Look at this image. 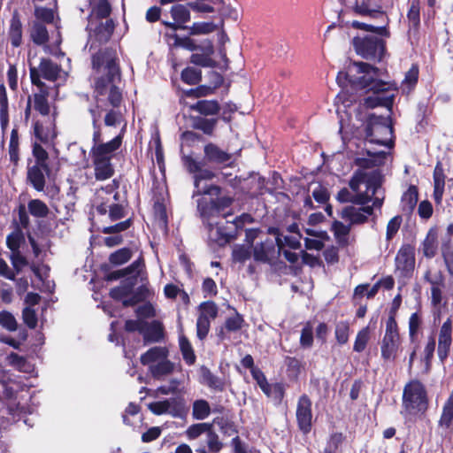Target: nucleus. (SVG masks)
Here are the masks:
<instances>
[{"mask_svg":"<svg viewBox=\"0 0 453 453\" xmlns=\"http://www.w3.org/2000/svg\"><path fill=\"white\" fill-rule=\"evenodd\" d=\"M379 76L378 69L366 63L354 62L349 65L346 72H339L336 81L342 88L347 87L348 83H351L372 93L364 99V105L367 108L380 105L390 107L394 95L389 94V90L394 85L382 81Z\"/></svg>","mask_w":453,"mask_h":453,"instance_id":"nucleus-1","label":"nucleus"},{"mask_svg":"<svg viewBox=\"0 0 453 453\" xmlns=\"http://www.w3.org/2000/svg\"><path fill=\"white\" fill-rule=\"evenodd\" d=\"M380 184L381 176L377 170L358 171L349 181L351 191L348 188L341 189L337 200L341 203L365 204L373 199V206L380 208L384 200Z\"/></svg>","mask_w":453,"mask_h":453,"instance_id":"nucleus-2","label":"nucleus"},{"mask_svg":"<svg viewBox=\"0 0 453 453\" xmlns=\"http://www.w3.org/2000/svg\"><path fill=\"white\" fill-rule=\"evenodd\" d=\"M93 66L98 71L106 73V79H98L96 82L97 96H107L112 106H118L122 96L115 82L119 80V67L115 58L111 53H99L93 57Z\"/></svg>","mask_w":453,"mask_h":453,"instance_id":"nucleus-3","label":"nucleus"},{"mask_svg":"<svg viewBox=\"0 0 453 453\" xmlns=\"http://www.w3.org/2000/svg\"><path fill=\"white\" fill-rule=\"evenodd\" d=\"M428 407V398L424 385L418 380H411L403 389V413L408 416L424 414Z\"/></svg>","mask_w":453,"mask_h":453,"instance_id":"nucleus-4","label":"nucleus"},{"mask_svg":"<svg viewBox=\"0 0 453 453\" xmlns=\"http://www.w3.org/2000/svg\"><path fill=\"white\" fill-rule=\"evenodd\" d=\"M93 117V126L95 132L93 134V146L91 148L92 158L104 159L111 161L113 153L120 147L122 142L121 135H117L112 140L107 142H103L101 139V133L97 129L96 123L98 122L101 113L96 112V110H90Z\"/></svg>","mask_w":453,"mask_h":453,"instance_id":"nucleus-5","label":"nucleus"},{"mask_svg":"<svg viewBox=\"0 0 453 453\" xmlns=\"http://www.w3.org/2000/svg\"><path fill=\"white\" fill-rule=\"evenodd\" d=\"M401 343L397 323L391 315L387 320L385 334L380 343L382 359L387 362L395 361L398 357Z\"/></svg>","mask_w":453,"mask_h":453,"instance_id":"nucleus-6","label":"nucleus"},{"mask_svg":"<svg viewBox=\"0 0 453 453\" xmlns=\"http://www.w3.org/2000/svg\"><path fill=\"white\" fill-rule=\"evenodd\" d=\"M393 129L387 118L372 117L366 128V139L371 143L386 147L392 145Z\"/></svg>","mask_w":453,"mask_h":453,"instance_id":"nucleus-7","label":"nucleus"},{"mask_svg":"<svg viewBox=\"0 0 453 453\" xmlns=\"http://www.w3.org/2000/svg\"><path fill=\"white\" fill-rule=\"evenodd\" d=\"M353 45L356 52L365 58H380L383 55V42L373 35L355 37Z\"/></svg>","mask_w":453,"mask_h":453,"instance_id":"nucleus-8","label":"nucleus"},{"mask_svg":"<svg viewBox=\"0 0 453 453\" xmlns=\"http://www.w3.org/2000/svg\"><path fill=\"white\" fill-rule=\"evenodd\" d=\"M60 71V67L50 59L42 58L38 68L30 67V78L33 84L42 88L44 84L41 77L53 81L58 78Z\"/></svg>","mask_w":453,"mask_h":453,"instance_id":"nucleus-9","label":"nucleus"},{"mask_svg":"<svg viewBox=\"0 0 453 453\" xmlns=\"http://www.w3.org/2000/svg\"><path fill=\"white\" fill-rule=\"evenodd\" d=\"M281 245L282 240L280 237L267 238L254 247V258L262 262L271 261L281 252Z\"/></svg>","mask_w":453,"mask_h":453,"instance_id":"nucleus-10","label":"nucleus"},{"mask_svg":"<svg viewBox=\"0 0 453 453\" xmlns=\"http://www.w3.org/2000/svg\"><path fill=\"white\" fill-rule=\"evenodd\" d=\"M231 203L232 199L228 196L218 197L216 200L202 197L198 200L197 206L203 219L210 220L211 217L218 215Z\"/></svg>","mask_w":453,"mask_h":453,"instance_id":"nucleus-11","label":"nucleus"},{"mask_svg":"<svg viewBox=\"0 0 453 453\" xmlns=\"http://www.w3.org/2000/svg\"><path fill=\"white\" fill-rule=\"evenodd\" d=\"M396 270L404 277H408L415 267V249L407 244L401 247L395 257Z\"/></svg>","mask_w":453,"mask_h":453,"instance_id":"nucleus-12","label":"nucleus"},{"mask_svg":"<svg viewBox=\"0 0 453 453\" xmlns=\"http://www.w3.org/2000/svg\"><path fill=\"white\" fill-rule=\"evenodd\" d=\"M148 408L156 415L171 414L173 417H177L181 414L184 409V401L181 398H171L150 403Z\"/></svg>","mask_w":453,"mask_h":453,"instance_id":"nucleus-13","label":"nucleus"},{"mask_svg":"<svg viewBox=\"0 0 453 453\" xmlns=\"http://www.w3.org/2000/svg\"><path fill=\"white\" fill-rule=\"evenodd\" d=\"M296 419L299 428L304 434L311 431L312 420L311 401L305 395H302L298 400L296 407Z\"/></svg>","mask_w":453,"mask_h":453,"instance_id":"nucleus-14","label":"nucleus"},{"mask_svg":"<svg viewBox=\"0 0 453 453\" xmlns=\"http://www.w3.org/2000/svg\"><path fill=\"white\" fill-rule=\"evenodd\" d=\"M372 201L373 202V199ZM373 208H375L373 205L362 207L349 205L342 209L341 216L343 219L349 221L350 225H359L368 219L372 214Z\"/></svg>","mask_w":453,"mask_h":453,"instance_id":"nucleus-15","label":"nucleus"},{"mask_svg":"<svg viewBox=\"0 0 453 453\" xmlns=\"http://www.w3.org/2000/svg\"><path fill=\"white\" fill-rule=\"evenodd\" d=\"M452 343V321L448 319L441 326L438 336V357L441 362L448 357Z\"/></svg>","mask_w":453,"mask_h":453,"instance_id":"nucleus-16","label":"nucleus"},{"mask_svg":"<svg viewBox=\"0 0 453 453\" xmlns=\"http://www.w3.org/2000/svg\"><path fill=\"white\" fill-rule=\"evenodd\" d=\"M131 291V287L129 285H121L118 288H115L111 290V296L114 299H123L124 306H131L138 302L143 300L146 297L147 288L142 287L138 289V291L132 296V297L127 298Z\"/></svg>","mask_w":453,"mask_h":453,"instance_id":"nucleus-17","label":"nucleus"},{"mask_svg":"<svg viewBox=\"0 0 453 453\" xmlns=\"http://www.w3.org/2000/svg\"><path fill=\"white\" fill-rule=\"evenodd\" d=\"M171 15L174 22H164V25L170 30L168 32H175L177 29H186L184 24L190 19V12L183 4H176L171 8Z\"/></svg>","mask_w":453,"mask_h":453,"instance_id":"nucleus-18","label":"nucleus"},{"mask_svg":"<svg viewBox=\"0 0 453 453\" xmlns=\"http://www.w3.org/2000/svg\"><path fill=\"white\" fill-rule=\"evenodd\" d=\"M214 177V173L208 169H200L198 173L195 175V194L196 195H215L219 194V188L217 186H207L203 184V180H211Z\"/></svg>","mask_w":453,"mask_h":453,"instance_id":"nucleus-19","label":"nucleus"},{"mask_svg":"<svg viewBox=\"0 0 453 453\" xmlns=\"http://www.w3.org/2000/svg\"><path fill=\"white\" fill-rule=\"evenodd\" d=\"M453 423V393L449 396L445 403L441 418L439 420V427L445 435L452 434Z\"/></svg>","mask_w":453,"mask_h":453,"instance_id":"nucleus-20","label":"nucleus"},{"mask_svg":"<svg viewBox=\"0 0 453 453\" xmlns=\"http://www.w3.org/2000/svg\"><path fill=\"white\" fill-rule=\"evenodd\" d=\"M35 134L36 138L48 145L49 147H52L54 151L58 154V150L54 146V140L57 137V132L55 130V127L52 124H50L46 127L36 123L35 126Z\"/></svg>","mask_w":453,"mask_h":453,"instance_id":"nucleus-21","label":"nucleus"},{"mask_svg":"<svg viewBox=\"0 0 453 453\" xmlns=\"http://www.w3.org/2000/svg\"><path fill=\"white\" fill-rule=\"evenodd\" d=\"M165 36L170 47H180L190 51L198 49L196 41L188 36L180 37L175 32H166Z\"/></svg>","mask_w":453,"mask_h":453,"instance_id":"nucleus-22","label":"nucleus"},{"mask_svg":"<svg viewBox=\"0 0 453 453\" xmlns=\"http://www.w3.org/2000/svg\"><path fill=\"white\" fill-rule=\"evenodd\" d=\"M8 37L13 47H19L22 43V23L17 12H14L10 20Z\"/></svg>","mask_w":453,"mask_h":453,"instance_id":"nucleus-23","label":"nucleus"},{"mask_svg":"<svg viewBox=\"0 0 453 453\" xmlns=\"http://www.w3.org/2000/svg\"><path fill=\"white\" fill-rule=\"evenodd\" d=\"M168 350L164 347H153L141 357V363L148 365L150 369L152 365H156L165 357H167Z\"/></svg>","mask_w":453,"mask_h":453,"instance_id":"nucleus-24","label":"nucleus"},{"mask_svg":"<svg viewBox=\"0 0 453 453\" xmlns=\"http://www.w3.org/2000/svg\"><path fill=\"white\" fill-rule=\"evenodd\" d=\"M44 169L42 165H33L27 170V180L34 188L37 191H42L45 187Z\"/></svg>","mask_w":453,"mask_h":453,"instance_id":"nucleus-25","label":"nucleus"},{"mask_svg":"<svg viewBox=\"0 0 453 453\" xmlns=\"http://www.w3.org/2000/svg\"><path fill=\"white\" fill-rule=\"evenodd\" d=\"M208 236L211 242L219 245H224L233 238L232 234L226 232L218 224L214 226L211 222H208Z\"/></svg>","mask_w":453,"mask_h":453,"instance_id":"nucleus-26","label":"nucleus"},{"mask_svg":"<svg viewBox=\"0 0 453 453\" xmlns=\"http://www.w3.org/2000/svg\"><path fill=\"white\" fill-rule=\"evenodd\" d=\"M445 187V175L443 169L440 164H438L434 171V197L437 203H440L442 199Z\"/></svg>","mask_w":453,"mask_h":453,"instance_id":"nucleus-27","label":"nucleus"},{"mask_svg":"<svg viewBox=\"0 0 453 453\" xmlns=\"http://www.w3.org/2000/svg\"><path fill=\"white\" fill-rule=\"evenodd\" d=\"M111 12L110 4L106 0H99L93 4L92 12L89 16L88 28L93 29L94 20L97 19H104Z\"/></svg>","mask_w":453,"mask_h":453,"instance_id":"nucleus-28","label":"nucleus"},{"mask_svg":"<svg viewBox=\"0 0 453 453\" xmlns=\"http://www.w3.org/2000/svg\"><path fill=\"white\" fill-rule=\"evenodd\" d=\"M95 167V176L98 180H104L113 175V167L111 161L99 158H92Z\"/></svg>","mask_w":453,"mask_h":453,"instance_id":"nucleus-29","label":"nucleus"},{"mask_svg":"<svg viewBox=\"0 0 453 453\" xmlns=\"http://www.w3.org/2000/svg\"><path fill=\"white\" fill-rule=\"evenodd\" d=\"M213 53V46L211 43H208L205 47L204 53H195L190 58V62L194 65H200L203 67H213L215 66V61L211 58Z\"/></svg>","mask_w":453,"mask_h":453,"instance_id":"nucleus-30","label":"nucleus"},{"mask_svg":"<svg viewBox=\"0 0 453 453\" xmlns=\"http://www.w3.org/2000/svg\"><path fill=\"white\" fill-rule=\"evenodd\" d=\"M190 108L203 115H214L219 111V105L214 100H201L191 105Z\"/></svg>","mask_w":453,"mask_h":453,"instance_id":"nucleus-31","label":"nucleus"},{"mask_svg":"<svg viewBox=\"0 0 453 453\" xmlns=\"http://www.w3.org/2000/svg\"><path fill=\"white\" fill-rule=\"evenodd\" d=\"M418 202V189L415 186H411L402 196L403 211L410 213L413 211Z\"/></svg>","mask_w":453,"mask_h":453,"instance_id":"nucleus-32","label":"nucleus"},{"mask_svg":"<svg viewBox=\"0 0 453 453\" xmlns=\"http://www.w3.org/2000/svg\"><path fill=\"white\" fill-rule=\"evenodd\" d=\"M204 152L206 157L215 163H226L230 159V155L213 144L205 146Z\"/></svg>","mask_w":453,"mask_h":453,"instance_id":"nucleus-33","label":"nucleus"},{"mask_svg":"<svg viewBox=\"0 0 453 453\" xmlns=\"http://www.w3.org/2000/svg\"><path fill=\"white\" fill-rule=\"evenodd\" d=\"M92 30L96 32L99 41L106 42L113 33L114 23L112 19H106L104 23H101L99 26H97L96 20H94Z\"/></svg>","mask_w":453,"mask_h":453,"instance_id":"nucleus-34","label":"nucleus"},{"mask_svg":"<svg viewBox=\"0 0 453 453\" xmlns=\"http://www.w3.org/2000/svg\"><path fill=\"white\" fill-rule=\"evenodd\" d=\"M30 36L35 44L42 45L48 42L49 35L46 27L39 22H34Z\"/></svg>","mask_w":453,"mask_h":453,"instance_id":"nucleus-35","label":"nucleus"},{"mask_svg":"<svg viewBox=\"0 0 453 453\" xmlns=\"http://www.w3.org/2000/svg\"><path fill=\"white\" fill-rule=\"evenodd\" d=\"M437 234L434 230H430L423 242V254L427 257H433L437 250Z\"/></svg>","mask_w":453,"mask_h":453,"instance_id":"nucleus-36","label":"nucleus"},{"mask_svg":"<svg viewBox=\"0 0 453 453\" xmlns=\"http://www.w3.org/2000/svg\"><path fill=\"white\" fill-rule=\"evenodd\" d=\"M332 230L339 244L347 245L349 243V226H346L340 221H334L332 225Z\"/></svg>","mask_w":453,"mask_h":453,"instance_id":"nucleus-37","label":"nucleus"},{"mask_svg":"<svg viewBox=\"0 0 453 453\" xmlns=\"http://www.w3.org/2000/svg\"><path fill=\"white\" fill-rule=\"evenodd\" d=\"M27 210L35 218H45L50 212L47 204L39 199L30 200L27 203Z\"/></svg>","mask_w":453,"mask_h":453,"instance_id":"nucleus-38","label":"nucleus"},{"mask_svg":"<svg viewBox=\"0 0 453 453\" xmlns=\"http://www.w3.org/2000/svg\"><path fill=\"white\" fill-rule=\"evenodd\" d=\"M173 370V364L165 357L156 365H152L150 372L155 378H160L170 374Z\"/></svg>","mask_w":453,"mask_h":453,"instance_id":"nucleus-39","label":"nucleus"},{"mask_svg":"<svg viewBox=\"0 0 453 453\" xmlns=\"http://www.w3.org/2000/svg\"><path fill=\"white\" fill-rule=\"evenodd\" d=\"M179 343L184 360L188 365H193L196 361V355L190 342L184 335H180Z\"/></svg>","mask_w":453,"mask_h":453,"instance_id":"nucleus-40","label":"nucleus"},{"mask_svg":"<svg viewBox=\"0 0 453 453\" xmlns=\"http://www.w3.org/2000/svg\"><path fill=\"white\" fill-rule=\"evenodd\" d=\"M217 27L212 22H196L190 27H187L189 34L192 35H208L216 30Z\"/></svg>","mask_w":453,"mask_h":453,"instance_id":"nucleus-41","label":"nucleus"},{"mask_svg":"<svg viewBox=\"0 0 453 453\" xmlns=\"http://www.w3.org/2000/svg\"><path fill=\"white\" fill-rule=\"evenodd\" d=\"M211 413V407L205 400H196L193 403V417L196 419L202 420L206 418Z\"/></svg>","mask_w":453,"mask_h":453,"instance_id":"nucleus-42","label":"nucleus"},{"mask_svg":"<svg viewBox=\"0 0 453 453\" xmlns=\"http://www.w3.org/2000/svg\"><path fill=\"white\" fill-rule=\"evenodd\" d=\"M145 342H157L163 338V328L157 322H153L146 332H142Z\"/></svg>","mask_w":453,"mask_h":453,"instance_id":"nucleus-43","label":"nucleus"},{"mask_svg":"<svg viewBox=\"0 0 453 453\" xmlns=\"http://www.w3.org/2000/svg\"><path fill=\"white\" fill-rule=\"evenodd\" d=\"M218 315V308L213 302H204L199 305V317L211 322Z\"/></svg>","mask_w":453,"mask_h":453,"instance_id":"nucleus-44","label":"nucleus"},{"mask_svg":"<svg viewBox=\"0 0 453 453\" xmlns=\"http://www.w3.org/2000/svg\"><path fill=\"white\" fill-rule=\"evenodd\" d=\"M33 156L35 158V165H42L45 172H49V165L47 164V159L49 157V154L46 150L38 143H35L33 146Z\"/></svg>","mask_w":453,"mask_h":453,"instance_id":"nucleus-45","label":"nucleus"},{"mask_svg":"<svg viewBox=\"0 0 453 453\" xmlns=\"http://www.w3.org/2000/svg\"><path fill=\"white\" fill-rule=\"evenodd\" d=\"M34 108L42 115L50 113V105L47 101V93L41 90L40 93L34 95Z\"/></svg>","mask_w":453,"mask_h":453,"instance_id":"nucleus-46","label":"nucleus"},{"mask_svg":"<svg viewBox=\"0 0 453 453\" xmlns=\"http://www.w3.org/2000/svg\"><path fill=\"white\" fill-rule=\"evenodd\" d=\"M7 359L12 366L20 372H29L32 370L31 365L23 357H20L16 353H11Z\"/></svg>","mask_w":453,"mask_h":453,"instance_id":"nucleus-47","label":"nucleus"},{"mask_svg":"<svg viewBox=\"0 0 453 453\" xmlns=\"http://www.w3.org/2000/svg\"><path fill=\"white\" fill-rule=\"evenodd\" d=\"M0 121L3 127L8 125V99L4 85H0Z\"/></svg>","mask_w":453,"mask_h":453,"instance_id":"nucleus-48","label":"nucleus"},{"mask_svg":"<svg viewBox=\"0 0 453 453\" xmlns=\"http://www.w3.org/2000/svg\"><path fill=\"white\" fill-rule=\"evenodd\" d=\"M9 156L10 160L17 165L19 162V136L17 130L13 129L11 133L9 142Z\"/></svg>","mask_w":453,"mask_h":453,"instance_id":"nucleus-49","label":"nucleus"},{"mask_svg":"<svg viewBox=\"0 0 453 453\" xmlns=\"http://www.w3.org/2000/svg\"><path fill=\"white\" fill-rule=\"evenodd\" d=\"M142 266L143 264L141 261H134L129 267L113 273L111 275V279H119L127 274H133L134 277H136L142 271Z\"/></svg>","mask_w":453,"mask_h":453,"instance_id":"nucleus-50","label":"nucleus"},{"mask_svg":"<svg viewBox=\"0 0 453 453\" xmlns=\"http://www.w3.org/2000/svg\"><path fill=\"white\" fill-rule=\"evenodd\" d=\"M24 241L23 234L17 229L7 236L6 244L12 252L19 251L21 242Z\"/></svg>","mask_w":453,"mask_h":453,"instance_id":"nucleus-51","label":"nucleus"},{"mask_svg":"<svg viewBox=\"0 0 453 453\" xmlns=\"http://www.w3.org/2000/svg\"><path fill=\"white\" fill-rule=\"evenodd\" d=\"M370 332L368 327H365L360 330L356 337L353 349L357 352H362L369 341Z\"/></svg>","mask_w":453,"mask_h":453,"instance_id":"nucleus-52","label":"nucleus"},{"mask_svg":"<svg viewBox=\"0 0 453 453\" xmlns=\"http://www.w3.org/2000/svg\"><path fill=\"white\" fill-rule=\"evenodd\" d=\"M0 325L11 332L16 331L18 328V323L14 316L5 311L0 312Z\"/></svg>","mask_w":453,"mask_h":453,"instance_id":"nucleus-53","label":"nucleus"},{"mask_svg":"<svg viewBox=\"0 0 453 453\" xmlns=\"http://www.w3.org/2000/svg\"><path fill=\"white\" fill-rule=\"evenodd\" d=\"M435 349V340L434 337H430L428 342L424 349V362L426 372H428L431 368V361L434 357Z\"/></svg>","mask_w":453,"mask_h":453,"instance_id":"nucleus-54","label":"nucleus"},{"mask_svg":"<svg viewBox=\"0 0 453 453\" xmlns=\"http://www.w3.org/2000/svg\"><path fill=\"white\" fill-rule=\"evenodd\" d=\"M264 393L268 397L281 401L284 396V387L280 383L269 384Z\"/></svg>","mask_w":453,"mask_h":453,"instance_id":"nucleus-55","label":"nucleus"},{"mask_svg":"<svg viewBox=\"0 0 453 453\" xmlns=\"http://www.w3.org/2000/svg\"><path fill=\"white\" fill-rule=\"evenodd\" d=\"M343 439H344V437H343L342 434H341V433L333 434L330 436V438L327 441L326 447L324 449L323 453H335L336 450L338 449L339 446L342 443Z\"/></svg>","mask_w":453,"mask_h":453,"instance_id":"nucleus-56","label":"nucleus"},{"mask_svg":"<svg viewBox=\"0 0 453 453\" xmlns=\"http://www.w3.org/2000/svg\"><path fill=\"white\" fill-rule=\"evenodd\" d=\"M131 258V251L128 249H120L111 255L110 261L113 265H122Z\"/></svg>","mask_w":453,"mask_h":453,"instance_id":"nucleus-57","label":"nucleus"},{"mask_svg":"<svg viewBox=\"0 0 453 453\" xmlns=\"http://www.w3.org/2000/svg\"><path fill=\"white\" fill-rule=\"evenodd\" d=\"M349 326L346 322H340L335 327V338L340 344H345L349 340Z\"/></svg>","mask_w":453,"mask_h":453,"instance_id":"nucleus-58","label":"nucleus"},{"mask_svg":"<svg viewBox=\"0 0 453 453\" xmlns=\"http://www.w3.org/2000/svg\"><path fill=\"white\" fill-rule=\"evenodd\" d=\"M181 79L188 84H196L200 81V72L192 67L184 69L181 73Z\"/></svg>","mask_w":453,"mask_h":453,"instance_id":"nucleus-59","label":"nucleus"},{"mask_svg":"<svg viewBox=\"0 0 453 453\" xmlns=\"http://www.w3.org/2000/svg\"><path fill=\"white\" fill-rule=\"evenodd\" d=\"M35 16L39 20L46 23H51L54 20V11L50 8L35 7Z\"/></svg>","mask_w":453,"mask_h":453,"instance_id":"nucleus-60","label":"nucleus"},{"mask_svg":"<svg viewBox=\"0 0 453 453\" xmlns=\"http://www.w3.org/2000/svg\"><path fill=\"white\" fill-rule=\"evenodd\" d=\"M420 325L421 318L418 313H412L409 319V334L412 341L415 339Z\"/></svg>","mask_w":453,"mask_h":453,"instance_id":"nucleus-61","label":"nucleus"},{"mask_svg":"<svg viewBox=\"0 0 453 453\" xmlns=\"http://www.w3.org/2000/svg\"><path fill=\"white\" fill-rule=\"evenodd\" d=\"M250 257V252L249 248L239 245L234 248L233 250V258L236 262L243 263Z\"/></svg>","mask_w":453,"mask_h":453,"instance_id":"nucleus-62","label":"nucleus"},{"mask_svg":"<svg viewBox=\"0 0 453 453\" xmlns=\"http://www.w3.org/2000/svg\"><path fill=\"white\" fill-rule=\"evenodd\" d=\"M313 342V331L311 325H306L301 334L300 343L303 347L309 348Z\"/></svg>","mask_w":453,"mask_h":453,"instance_id":"nucleus-63","label":"nucleus"},{"mask_svg":"<svg viewBox=\"0 0 453 453\" xmlns=\"http://www.w3.org/2000/svg\"><path fill=\"white\" fill-rule=\"evenodd\" d=\"M23 320L25 324L30 328H35L37 325L36 313L31 307H27L23 310L22 313Z\"/></svg>","mask_w":453,"mask_h":453,"instance_id":"nucleus-64","label":"nucleus"}]
</instances>
